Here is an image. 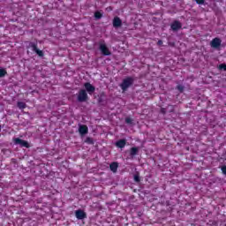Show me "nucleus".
Masks as SVG:
<instances>
[{"label":"nucleus","instance_id":"nucleus-1","mask_svg":"<svg viewBox=\"0 0 226 226\" xmlns=\"http://www.w3.org/2000/svg\"><path fill=\"white\" fill-rule=\"evenodd\" d=\"M133 82H135V79L132 77H127L124 79L122 83L120 84L122 91H128V87L133 86Z\"/></svg>","mask_w":226,"mask_h":226},{"label":"nucleus","instance_id":"nucleus-2","mask_svg":"<svg viewBox=\"0 0 226 226\" xmlns=\"http://www.w3.org/2000/svg\"><path fill=\"white\" fill-rule=\"evenodd\" d=\"M26 49H32L33 52L37 54L39 57H43V56H45V54L43 53V50H41L40 49H38V43L36 42L30 41L28 43V46H26Z\"/></svg>","mask_w":226,"mask_h":226},{"label":"nucleus","instance_id":"nucleus-3","mask_svg":"<svg viewBox=\"0 0 226 226\" xmlns=\"http://www.w3.org/2000/svg\"><path fill=\"white\" fill-rule=\"evenodd\" d=\"M77 100L80 103H84V102H87V100H89V95H87V92H86V89H80L79 91Z\"/></svg>","mask_w":226,"mask_h":226},{"label":"nucleus","instance_id":"nucleus-4","mask_svg":"<svg viewBox=\"0 0 226 226\" xmlns=\"http://www.w3.org/2000/svg\"><path fill=\"white\" fill-rule=\"evenodd\" d=\"M13 142L16 146H21V147H26V149H29L31 146L29 145V142L20 139V138H14Z\"/></svg>","mask_w":226,"mask_h":226},{"label":"nucleus","instance_id":"nucleus-5","mask_svg":"<svg viewBox=\"0 0 226 226\" xmlns=\"http://www.w3.org/2000/svg\"><path fill=\"white\" fill-rule=\"evenodd\" d=\"M84 87H85L86 93H88V94L90 95L96 91V87L92 84H90L89 82L84 83Z\"/></svg>","mask_w":226,"mask_h":226},{"label":"nucleus","instance_id":"nucleus-6","mask_svg":"<svg viewBox=\"0 0 226 226\" xmlns=\"http://www.w3.org/2000/svg\"><path fill=\"white\" fill-rule=\"evenodd\" d=\"M212 49H220L222 47V39L215 37L210 41Z\"/></svg>","mask_w":226,"mask_h":226},{"label":"nucleus","instance_id":"nucleus-7","mask_svg":"<svg viewBox=\"0 0 226 226\" xmlns=\"http://www.w3.org/2000/svg\"><path fill=\"white\" fill-rule=\"evenodd\" d=\"M99 50L102 52V56H110V54H112L106 44H100Z\"/></svg>","mask_w":226,"mask_h":226},{"label":"nucleus","instance_id":"nucleus-8","mask_svg":"<svg viewBox=\"0 0 226 226\" xmlns=\"http://www.w3.org/2000/svg\"><path fill=\"white\" fill-rule=\"evenodd\" d=\"M75 216L78 220H84V219L87 218V214H86V212H84V210L79 209V210L75 211Z\"/></svg>","mask_w":226,"mask_h":226},{"label":"nucleus","instance_id":"nucleus-9","mask_svg":"<svg viewBox=\"0 0 226 226\" xmlns=\"http://www.w3.org/2000/svg\"><path fill=\"white\" fill-rule=\"evenodd\" d=\"M79 132L81 137H84V135H87L89 133V128L86 124L79 125Z\"/></svg>","mask_w":226,"mask_h":226},{"label":"nucleus","instance_id":"nucleus-10","mask_svg":"<svg viewBox=\"0 0 226 226\" xmlns=\"http://www.w3.org/2000/svg\"><path fill=\"white\" fill-rule=\"evenodd\" d=\"M170 27L172 31H179V29L183 27V25L181 24V22L176 20L171 24Z\"/></svg>","mask_w":226,"mask_h":226},{"label":"nucleus","instance_id":"nucleus-11","mask_svg":"<svg viewBox=\"0 0 226 226\" xmlns=\"http://www.w3.org/2000/svg\"><path fill=\"white\" fill-rule=\"evenodd\" d=\"M123 26V20H121V18L116 16L113 19V27H121Z\"/></svg>","mask_w":226,"mask_h":226},{"label":"nucleus","instance_id":"nucleus-12","mask_svg":"<svg viewBox=\"0 0 226 226\" xmlns=\"http://www.w3.org/2000/svg\"><path fill=\"white\" fill-rule=\"evenodd\" d=\"M116 146H117V147H119L120 149L124 148L125 146H126V139H118V140L116 142Z\"/></svg>","mask_w":226,"mask_h":226},{"label":"nucleus","instance_id":"nucleus-13","mask_svg":"<svg viewBox=\"0 0 226 226\" xmlns=\"http://www.w3.org/2000/svg\"><path fill=\"white\" fill-rule=\"evenodd\" d=\"M118 168H119V163H117V162H113L109 164V169H110L111 172H113L114 174H116V172H117Z\"/></svg>","mask_w":226,"mask_h":226},{"label":"nucleus","instance_id":"nucleus-14","mask_svg":"<svg viewBox=\"0 0 226 226\" xmlns=\"http://www.w3.org/2000/svg\"><path fill=\"white\" fill-rule=\"evenodd\" d=\"M139 154V147H132L130 149V156H137Z\"/></svg>","mask_w":226,"mask_h":226},{"label":"nucleus","instance_id":"nucleus-15","mask_svg":"<svg viewBox=\"0 0 226 226\" xmlns=\"http://www.w3.org/2000/svg\"><path fill=\"white\" fill-rule=\"evenodd\" d=\"M17 107L19 108L20 110H22L26 109V107H27V104H26V102H18Z\"/></svg>","mask_w":226,"mask_h":226},{"label":"nucleus","instance_id":"nucleus-16","mask_svg":"<svg viewBox=\"0 0 226 226\" xmlns=\"http://www.w3.org/2000/svg\"><path fill=\"white\" fill-rule=\"evenodd\" d=\"M8 74V72L5 71V69H0V79H3V77H5Z\"/></svg>","mask_w":226,"mask_h":226},{"label":"nucleus","instance_id":"nucleus-17","mask_svg":"<svg viewBox=\"0 0 226 226\" xmlns=\"http://www.w3.org/2000/svg\"><path fill=\"white\" fill-rule=\"evenodd\" d=\"M94 17H95V19H97V20H100V19H102L103 17V14H102V12H100V11H95Z\"/></svg>","mask_w":226,"mask_h":226},{"label":"nucleus","instance_id":"nucleus-18","mask_svg":"<svg viewBox=\"0 0 226 226\" xmlns=\"http://www.w3.org/2000/svg\"><path fill=\"white\" fill-rule=\"evenodd\" d=\"M176 109V105H168V112L172 113Z\"/></svg>","mask_w":226,"mask_h":226},{"label":"nucleus","instance_id":"nucleus-19","mask_svg":"<svg viewBox=\"0 0 226 226\" xmlns=\"http://www.w3.org/2000/svg\"><path fill=\"white\" fill-rule=\"evenodd\" d=\"M177 91H179V93L185 92V87L183 85H177Z\"/></svg>","mask_w":226,"mask_h":226},{"label":"nucleus","instance_id":"nucleus-20","mask_svg":"<svg viewBox=\"0 0 226 226\" xmlns=\"http://www.w3.org/2000/svg\"><path fill=\"white\" fill-rule=\"evenodd\" d=\"M85 142H86L87 144H90V145L94 144V140L92 139V138H90V137H87V138L86 139Z\"/></svg>","mask_w":226,"mask_h":226},{"label":"nucleus","instance_id":"nucleus-21","mask_svg":"<svg viewBox=\"0 0 226 226\" xmlns=\"http://www.w3.org/2000/svg\"><path fill=\"white\" fill-rule=\"evenodd\" d=\"M125 123H126V124H132L133 123V119H132L130 117H126Z\"/></svg>","mask_w":226,"mask_h":226},{"label":"nucleus","instance_id":"nucleus-22","mask_svg":"<svg viewBox=\"0 0 226 226\" xmlns=\"http://www.w3.org/2000/svg\"><path fill=\"white\" fill-rule=\"evenodd\" d=\"M219 70H223L224 72H226V64H221L219 65Z\"/></svg>","mask_w":226,"mask_h":226},{"label":"nucleus","instance_id":"nucleus-23","mask_svg":"<svg viewBox=\"0 0 226 226\" xmlns=\"http://www.w3.org/2000/svg\"><path fill=\"white\" fill-rule=\"evenodd\" d=\"M134 181H136V183H140V177H139V175H134Z\"/></svg>","mask_w":226,"mask_h":226},{"label":"nucleus","instance_id":"nucleus-24","mask_svg":"<svg viewBox=\"0 0 226 226\" xmlns=\"http://www.w3.org/2000/svg\"><path fill=\"white\" fill-rule=\"evenodd\" d=\"M161 114H163V116H165V114H167V109L162 108L161 109Z\"/></svg>","mask_w":226,"mask_h":226},{"label":"nucleus","instance_id":"nucleus-25","mask_svg":"<svg viewBox=\"0 0 226 226\" xmlns=\"http://www.w3.org/2000/svg\"><path fill=\"white\" fill-rule=\"evenodd\" d=\"M197 4H204L205 0H195Z\"/></svg>","mask_w":226,"mask_h":226},{"label":"nucleus","instance_id":"nucleus-26","mask_svg":"<svg viewBox=\"0 0 226 226\" xmlns=\"http://www.w3.org/2000/svg\"><path fill=\"white\" fill-rule=\"evenodd\" d=\"M157 45H158L159 47H162V46L163 45V41L159 40V41H157Z\"/></svg>","mask_w":226,"mask_h":226},{"label":"nucleus","instance_id":"nucleus-27","mask_svg":"<svg viewBox=\"0 0 226 226\" xmlns=\"http://www.w3.org/2000/svg\"><path fill=\"white\" fill-rule=\"evenodd\" d=\"M0 132H1V124H0Z\"/></svg>","mask_w":226,"mask_h":226}]
</instances>
